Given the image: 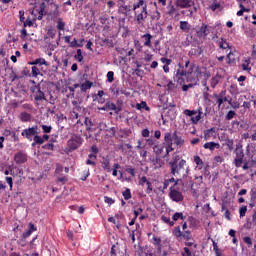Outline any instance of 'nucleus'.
Segmentation results:
<instances>
[{
	"instance_id": "62",
	"label": "nucleus",
	"mask_w": 256,
	"mask_h": 256,
	"mask_svg": "<svg viewBox=\"0 0 256 256\" xmlns=\"http://www.w3.org/2000/svg\"><path fill=\"white\" fill-rule=\"evenodd\" d=\"M150 132L149 129L145 128L142 130V137H149Z\"/></svg>"
},
{
	"instance_id": "28",
	"label": "nucleus",
	"mask_w": 256,
	"mask_h": 256,
	"mask_svg": "<svg viewBox=\"0 0 256 256\" xmlns=\"http://www.w3.org/2000/svg\"><path fill=\"white\" fill-rule=\"evenodd\" d=\"M215 135V128H210L204 132V139H211Z\"/></svg>"
},
{
	"instance_id": "55",
	"label": "nucleus",
	"mask_w": 256,
	"mask_h": 256,
	"mask_svg": "<svg viewBox=\"0 0 256 256\" xmlns=\"http://www.w3.org/2000/svg\"><path fill=\"white\" fill-rule=\"evenodd\" d=\"M5 181H6V183H8L10 189H13V178L7 176V177L5 178Z\"/></svg>"
},
{
	"instance_id": "30",
	"label": "nucleus",
	"mask_w": 256,
	"mask_h": 256,
	"mask_svg": "<svg viewBox=\"0 0 256 256\" xmlns=\"http://www.w3.org/2000/svg\"><path fill=\"white\" fill-rule=\"evenodd\" d=\"M57 30L65 31V22H63V18H58L57 20Z\"/></svg>"
},
{
	"instance_id": "63",
	"label": "nucleus",
	"mask_w": 256,
	"mask_h": 256,
	"mask_svg": "<svg viewBox=\"0 0 256 256\" xmlns=\"http://www.w3.org/2000/svg\"><path fill=\"white\" fill-rule=\"evenodd\" d=\"M115 248V245L111 247L110 256H117V250H115Z\"/></svg>"
},
{
	"instance_id": "22",
	"label": "nucleus",
	"mask_w": 256,
	"mask_h": 256,
	"mask_svg": "<svg viewBox=\"0 0 256 256\" xmlns=\"http://www.w3.org/2000/svg\"><path fill=\"white\" fill-rule=\"evenodd\" d=\"M207 24H202L198 32L200 37H207L209 35V30L207 29Z\"/></svg>"
},
{
	"instance_id": "12",
	"label": "nucleus",
	"mask_w": 256,
	"mask_h": 256,
	"mask_svg": "<svg viewBox=\"0 0 256 256\" xmlns=\"http://www.w3.org/2000/svg\"><path fill=\"white\" fill-rule=\"evenodd\" d=\"M14 161L17 165H21L27 162V154L24 152H17L14 155Z\"/></svg>"
},
{
	"instance_id": "47",
	"label": "nucleus",
	"mask_w": 256,
	"mask_h": 256,
	"mask_svg": "<svg viewBox=\"0 0 256 256\" xmlns=\"http://www.w3.org/2000/svg\"><path fill=\"white\" fill-rule=\"evenodd\" d=\"M243 241H244V243H246V245H247L248 247H251V245H253V241L251 240V237H249V236H245V237L243 238Z\"/></svg>"
},
{
	"instance_id": "37",
	"label": "nucleus",
	"mask_w": 256,
	"mask_h": 256,
	"mask_svg": "<svg viewBox=\"0 0 256 256\" xmlns=\"http://www.w3.org/2000/svg\"><path fill=\"white\" fill-rule=\"evenodd\" d=\"M134 47L138 53H141L143 51V45H141V42L139 40H134Z\"/></svg>"
},
{
	"instance_id": "29",
	"label": "nucleus",
	"mask_w": 256,
	"mask_h": 256,
	"mask_svg": "<svg viewBox=\"0 0 256 256\" xmlns=\"http://www.w3.org/2000/svg\"><path fill=\"white\" fill-rule=\"evenodd\" d=\"M251 64L250 59H246L244 63H242L241 67L243 71H247L248 73L251 71V67L249 66Z\"/></svg>"
},
{
	"instance_id": "45",
	"label": "nucleus",
	"mask_w": 256,
	"mask_h": 256,
	"mask_svg": "<svg viewBox=\"0 0 256 256\" xmlns=\"http://www.w3.org/2000/svg\"><path fill=\"white\" fill-rule=\"evenodd\" d=\"M235 115H236L235 111L230 110V111L227 113V115H226V120H227V121H231V119H233V117H235Z\"/></svg>"
},
{
	"instance_id": "41",
	"label": "nucleus",
	"mask_w": 256,
	"mask_h": 256,
	"mask_svg": "<svg viewBox=\"0 0 256 256\" xmlns=\"http://www.w3.org/2000/svg\"><path fill=\"white\" fill-rule=\"evenodd\" d=\"M184 115H186L187 117H192L193 115H197V110L186 109L184 110Z\"/></svg>"
},
{
	"instance_id": "32",
	"label": "nucleus",
	"mask_w": 256,
	"mask_h": 256,
	"mask_svg": "<svg viewBox=\"0 0 256 256\" xmlns=\"http://www.w3.org/2000/svg\"><path fill=\"white\" fill-rule=\"evenodd\" d=\"M151 163L155 167H161V157L160 156H156L155 158H152L151 159Z\"/></svg>"
},
{
	"instance_id": "24",
	"label": "nucleus",
	"mask_w": 256,
	"mask_h": 256,
	"mask_svg": "<svg viewBox=\"0 0 256 256\" xmlns=\"http://www.w3.org/2000/svg\"><path fill=\"white\" fill-rule=\"evenodd\" d=\"M194 163L196 164V168L198 171L203 169V160L199 156H194Z\"/></svg>"
},
{
	"instance_id": "61",
	"label": "nucleus",
	"mask_w": 256,
	"mask_h": 256,
	"mask_svg": "<svg viewBox=\"0 0 256 256\" xmlns=\"http://www.w3.org/2000/svg\"><path fill=\"white\" fill-rule=\"evenodd\" d=\"M147 189H146V193H151V191H153V185L151 184V182H147Z\"/></svg>"
},
{
	"instance_id": "14",
	"label": "nucleus",
	"mask_w": 256,
	"mask_h": 256,
	"mask_svg": "<svg viewBox=\"0 0 256 256\" xmlns=\"http://www.w3.org/2000/svg\"><path fill=\"white\" fill-rule=\"evenodd\" d=\"M186 81L189 84L183 85L182 91H189V89H193V87L197 86L199 83V80H197L196 78H193V79L186 78Z\"/></svg>"
},
{
	"instance_id": "19",
	"label": "nucleus",
	"mask_w": 256,
	"mask_h": 256,
	"mask_svg": "<svg viewBox=\"0 0 256 256\" xmlns=\"http://www.w3.org/2000/svg\"><path fill=\"white\" fill-rule=\"evenodd\" d=\"M144 7H147L145 0H139L137 3L133 4V11H139V9H143Z\"/></svg>"
},
{
	"instance_id": "59",
	"label": "nucleus",
	"mask_w": 256,
	"mask_h": 256,
	"mask_svg": "<svg viewBox=\"0 0 256 256\" xmlns=\"http://www.w3.org/2000/svg\"><path fill=\"white\" fill-rule=\"evenodd\" d=\"M70 47H82V45L77 43V39L74 38V40L70 42Z\"/></svg>"
},
{
	"instance_id": "64",
	"label": "nucleus",
	"mask_w": 256,
	"mask_h": 256,
	"mask_svg": "<svg viewBox=\"0 0 256 256\" xmlns=\"http://www.w3.org/2000/svg\"><path fill=\"white\" fill-rule=\"evenodd\" d=\"M153 59V54H145L144 60L149 62Z\"/></svg>"
},
{
	"instance_id": "36",
	"label": "nucleus",
	"mask_w": 256,
	"mask_h": 256,
	"mask_svg": "<svg viewBox=\"0 0 256 256\" xmlns=\"http://www.w3.org/2000/svg\"><path fill=\"white\" fill-rule=\"evenodd\" d=\"M75 59H76V61H78L79 63H81V62L83 61V52L81 51V49H78V50L76 51Z\"/></svg>"
},
{
	"instance_id": "4",
	"label": "nucleus",
	"mask_w": 256,
	"mask_h": 256,
	"mask_svg": "<svg viewBox=\"0 0 256 256\" xmlns=\"http://www.w3.org/2000/svg\"><path fill=\"white\" fill-rule=\"evenodd\" d=\"M21 135L22 137H25V139H28V141H33L34 137L36 135H39V127L33 126V127L26 128L22 130Z\"/></svg>"
},
{
	"instance_id": "48",
	"label": "nucleus",
	"mask_w": 256,
	"mask_h": 256,
	"mask_svg": "<svg viewBox=\"0 0 256 256\" xmlns=\"http://www.w3.org/2000/svg\"><path fill=\"white\" fill-rule=\"evenodd\" d=\"M40 71H39V68H37V66H33L32 67V76L33 77H37L38 75H40Z\"/></svg>"
},
{
	"instance_id": "49",
	"label": "nucleus",
	"mask_w": 256,
	"mask_h": 256,
	"mask_svg": "<svg viewBox=\"0 0 256 256\" xmlns=\"http://www.w3.org/2000/svg\"><path fill=\"white\" fill-rule=\"evenodd\" d=\"M127 11H129V6L124 5V6L119 7V13H122L123 15H125V13H127Z\"/></svg>"
},
{
	"instance_id": "54",
	"label": "nucleus",
	"mask_w": 256,
	"mask_h": 256,
	"mask_svg": "<svg viewBox=\"0 0 256 256\" xmlns=\"http://www.w3.org/2000/svg\"><path fill=\"white\" fill-rule=\"evenodd\" d=\"M239 213H240V217H245V215L247 214V206L241 207L239 210Z\"/></svg>"
},
{
	"instance_id": "2",
	"label": "nucleus",
	"mask_w": 256,
	"mask_h": 256,
	"mask_svg": "<svg viewBox=\"0 0 256 256\" xmlns=\"http://www.w3.org/2000/svg\"><path fill=\"white\" fill-rule=\"evenodd\" d=\"M185 69L181 68V64H179V69L176 70L174 75V81H177V83H185V79H196V81H199V77H201V68L199 66L195 64L190 65L189 60H187L185 62Z\"/></svg>"
},
{
	"instance_id": "26",
	"label": "nucleus",
	"mask_w": 256,
	"mask_h": 256,
	"mask_svg": "<svg viewBox=\"0 0 256 256\" xmlns=\"http://www.w3.org/2000/svg\"><path fill=\"white\" fill-rule=\"evenodd\" d=\"M33 139V143L32 145H43V143H45V140H43V137L39 136V135H35Z\"/></svg>"
},
{
	"instance_id": "20",
	"label": "nucleus",
	"mask_w": 256,
	"mask_h": 256,
	"mask_svg": "<svg viewBox=\"0 0 256 256\" xmlns=\"http://www.w3.org/2000/svg\"><path fill=\"white\" fill-rule=\"evenodd\" d=\"M19 119L22 121V123H29V121H31V114L22 112L19 116Z\"/></svg>"
},
{
	"instance_id": "58",
	"label": "nucleus",
	"mask_w": 256,
	"mask_h": 256,
	"mask_svg": "<svg viewBox=\"0 0 256 256\" xmlns=\"http://www.w3.org/2000/svg\"><path fill=\"white\" fill-rule=\"evenodd\" d=\"M145 183H146V185H147V183H149V181L147 180V177H145V176H142L141 178H140V181H139V185H145Z\"/></svg>"
},
{
	"instance_id": "7",
	"label": "nucleus",
	"mask_w": 256,
	"mask_h": 256,
	"mask_svg": "<svg viewBox=\"0 0 256 256\" xmlns=\"http://www.w3.org/2000/svg\"><path fill=\"white\" fill-rule=\"evenodd\" d=\"M173 235L178 239H185L186 241H191V231L186 230L184 232L181 231V227L177 226L174 228Z\"/></svg>"
},
{
	"instance_id": "39",
	"label": "nucleus",
	"mask_w": 256,
	"mask_h": 256,
	"mask_svg": "<svg viewBox=\"0 0 256 256\" xmlns=\"http://www.w3.org/2000/svg\"><path fill=\"white\" fill-rule=\"evenodd\" d=\"M45 63H47V61H45V59L39 58V59H36L33 62H31L30 65H45Z\"/></svg>"
},
{
	"instance_id": "40",
	"label": "nucleus",
	"mask_w": 256,
	"mask_h": 256,
	"mask_svg": "<svg viewBox=\"0 0 256 256\" xmlns=\"http://www.w3.org/2000/svg\"><path fill=\"white\" fill-rule=\"evenodd\" d=\"M42 148L45 151H53L55 149V145H53V143H48L42 146Z\"/></svg>"
},
{
	"instance_id": "50",
	"label": "nucleus",
	"mask_w": 256,
	"mask_h": 256,
	"mask_svg": "<svg viewBox=\"0 0 256 256\" xmlns=\"http://www.w3.org/2000/svg\"><path fill=\"white\" fill-rule=\"evenodd\" d=\"M42 130H43V133H51L53 127L51 126H48V125H42Z\"/></svg>"
},
{
	"instance_id": "8",
	"label": "nucleus",
	"mask_w": 256,
	"mask_h": 256,
	"mask_svg": "<svg viewBox=\"0 0 256 256\" xmlns=\"http://www.w3.org/2000/svg\"><path fill=\"white\" fill-rule=\"evenodd\" d=\"M169 197L175 203H181V201H183V199H184L183 193H181V191H179L173 187H170Z\"/></svg>"
},
{
	"instance_id": "9",
	"label": "nucleus",
	"mask_w": 256,
	"mask_h": 256,
	"mask_svg": "<svg viewBox=\"0 0 256 256\" xmlns=\"http://www.w3.org/2000/svg\"><path fill=\"white\" fill-rule=\"evenodd\" d=\"M236 158L234 159L235 167L239 168L243 165V159L245 157V153L243 152V148H236L235 150Z\"/></svg>"
},
{
	"instance_id": "53",
	"label": "nucleus",
	"mask_w": 256,
	"mask_h": 256,
	"mask_svg": "<svg viewBox=\"0 0 256 256\" xmlns=\"http://www.w3.org/2000/svg\"><path fill=\"white\" fill-rule=\"evenodd\" d=\"M182 256H192L191 249H189L188 247H184Z\"/></svg>"
},
{
	"instance_id": "42",
	"label": "nucleus",
	"mask_w": 256,
	"mask_h": 256,
	"mask_svg": "<svg viewBox=\"0 0 256 256\" xmlns=\"http://www.w3.org/2000/svg\"><path fill=\"white\" fill-rule=\"evenodd\" d=\"M126 173H129V175H131V177H135L137 175V173L135 172V168L132 167H127L125 169Z\"/></svg>"
},
{
	"instance_id": "11",
	"label": "nucleus",
	"mask_w": 256,
	"mask_h": 256,
	"mask_svg": "<svg viewBox=\"0 0 256 256\" xmlns=\"http://www.w3.org/2000/svg\"><path fill=\"white\" fill-rule=\"evenodd\" d=\"M167 151V146L163 145V144H156L155 146H153V152L155 153L156 157H167L165 156V153Z\"/></svg>"
},
{
	"instance_id": "17",
	"label": "nucleus",
	"mask_w": 256,
	"mask_h": 256,
	"mask_svg": "<svg viewBox=\"0 0 256 256\" xmlns=\"http://www.w3.org/2000/svg\"><path fill=\"white\" fill-rule=\"evenodd\" d=\"M204 149H209L210 151H215V149H219L221 145L216 142H207L203 145Z\"/></svg>"
},
{
	"instance_id": "16",
	"label": "nucleus",
	"mask_w": 256,
	"mask_h": 256,
	"mask_svg": "<svg viewBox=\"0 0 256 256\" xmlns=\"http://www.w3.org/2000/svg\"><path fill=\"white\" fill-rule=\"evenodd\" d=\"M37 231V227L33 223H29V229L22 234L23 239H27V237H31V234Z\"/></svg>"
},
{
	"instance_id": "25",
	"label": "nucleus",
	"mask_w": 256,
	"mask_h": 256,
	"mask_svg": "<svg viewBox=\"0 0 256 256\" xmlns=\"http://www.w3.org/2000/svg\"><path fill=\"white\" fill-rule=\"evenodd\" d=\"M116 95H125V97H131V92L127 91V89L121 87L116 89Z\"/></svg>"
},
{
	"instance_id": "10",
	"label": "nucleus",
	"mask_w": 256,
	"mask_h": 256,
	"mask_svg": "<svg viewBox=\"0 0 256 256\" xmlns=\"http://www.w3.org/2000/svg\"><path fill=\"white\" fill-rule=\"evenodd\" d=\"M98 111H114L115 113H119L121 108L117 107L115 103L108 101L104 106L98 107Z\"/></svg>"
},
{
	"instance_id": "18",
	"label": "nucleus",
	"mask_w": 256,
	"mask_h": 256,
	"mask_svg": "<svg viewBox=\"0 0 256 256\" xmlns=\"http://www.w3.org/2000/svg\"><path fill=\"white\" fill-rule=\"evenodd\" d=\"M216 97H217L218 107L223 105V103H229V105H231V100H229L227 97L222 98L223 93H221L220 95H216Z\"/></svg>"
},
{
	"instance_id": "51",
	"label": "nucleus",
	"mask_w": 256,
	"mask_h": 256,
	"mask_svg": "<svg viewBox=\"0 0 256 256\" xmlns=\"http://www.w3.org/2000/svg\"><path fill=\"white\" fill-rule=\"evenodd\" d=\"M104 203H107L108 205H113V203H115V200H113V198H111L109 196H105Z\"/></svg>"
},
{
	"instance_id": "44",
	"label": "nucleus",
	"mask_w": 256,
	"mask_h": 256,
	"mask_svg": "<svg viewBox=\"0 0 256 256\" xmlns=\"http://www.w3.org/2000/svg\"><path fill=\"white\" fill-rule=\"evenodd\" d=\"M161 219H162V221H163L164 223H169V225H170L171 227H173V225H175V222L171 221V219H170L169 217L162 216Z\"/></svg>"
},
{
	"instance_id": "23",
	"label": "nucleus",
	"mask_w": 256,
	"mask_h": 256,
	"mask_svg": "<svg viewBox=\"0 0 256 256\" xmlns=\"http://www.w3.org/2000/svg\"><path fill=\"white\" fill-rule=\"evenodd\" d=\"M45 93L41 91V88H38L35 94V101H45Z\"/></svg>"
},
{
	"instance_id": "33",
	"label": "nucleus",
	"mask_w": 256,
	"mask_h": 256,
	"mask_svg": "<svg viewBox=\"0 0 256 256\" xmlns=\"http://www.w3.org/2000/svg\"><path fill=\"white\" fill-rule=\"evenodd\" d=\"M172 219L173 221H179V219H182L183 221L185 220V216H183V213L181 212H176L175 214H173Z\"/></svg>"
},
{
	"instance_id": "27",
	"label": "nucleus",
	"mask_w": 256,
	"mask_h": 256,
	"mask_svg": "<svg viewBox=\"0 0 256 256\" xmlns=\"http://www.w3.org/2000/svg\"><path fill=\"white\" fill-rule=\"evenodd\" d=\"M102 167L104 171H107L108 173H111V163L109 162V159H104L102 162Z\"/></svg>"
},
{
	"instance_id": "35",
	"label": "nucleus",
	"mask_w": 256,
	"mask_h": 256,
	"mask_svg": "<svg viewBox=\"0 0 256 256\" xmlns=\"http://www.w3.org/2000/svg\"><path fill=\"white\" fill-rule=\"evenodd\" d=\"M219 48L220 49H229V43L225 41V39L221 38L219 42Z\"/></svg>"
},
{
	"instance_id": "56",
	"label": "nucleus",
	"mask_w": 256,
	"mask_h": 256,
	"mask_svg": "<svg viewBox=\"0 0 256 256\" xmlns=\"http://www.w3.org/2000/svg\"><path fill=\"white\" fill-rule=\"evenodd\" d=\"M161 63H163L164 65H171V59L169 58H165V57H162L160 59Z\"/></svg>"
},
{
	"instance_id": "57",
	"label": "nucleus",
	"mask_w": 256,
	"mask_h": 256,
	"mask_svg": "<svg viewBox=\"0 0 256 256\" xmlns=\"http://www.w3.org/2000/svg\"><path fill=\"white\" fill-rule=\"evenodd\" d=\"M154 245L157 247H161V238L159 237H153Z\"/></svg>"
},
{
	"instance_id": "46",
	"label": "nucleus",
	"mask_w": 256,
	"mask_h": 256,
	"mask_svg": "<svg viewBox=\"0 0 256 256\" xmlns=\"http://www.w3.org/2000/svg\"><path fill=\"white\" fill-rule=\"evenodd\" d=\"M191 121H192V123L194 124V125H197L198 123H199V121H201V117H200V115H196V116H192L191 117Z\"/></svg>"
},
{
	"instance_id": "52",
	"label": "nucleus",
	"mask_w": 256,
	"mask_h": 256,
	"mask_svg": "<svg viewBox=\"0 0 256 256\" xmlns=\"http://www.w3.org/2000/svg\"><path fill=\"white\" fill-rule=\"evenodd\" d=\"M218 84H219V80L216 77H213L210 82L211 87L215 89V87H217Z\"/></svg>"
},
{
	"instance_id": "5",
	"label": "nucleus",
	"mask_w": 256,
	"mask_h": 256,
	"mask_svg": "<svg viewBox=\"0 0 256 256\" xmlns=\"http://www.w3.org/2000/svg\"><path fill=\"white\" fill-rule=\"evenodd\" d=\"M83 145V138L79 135H73L71 139L68 140V148L70 151H75V149H79V146Z\"/></svg>"
},
{
	"instance_id": "15",
	"label": "nucleus",
	"mask_w": 256,
	"mask_h": 256,
	"mask_svg": "<svg viewBox=\"0 0 256 256\" xmlns=\"http://www.w3.org/2000/svg\"><path fill=\"white\" fill-rule=\"evenodd\" d=\"M142 39H144V47H148L149 49L153 48V44L151 43V39H153V35L150 33H146L142 35Z\"/></svg>"
},
{
	"instance_id": "34",
	"label": "nucleus",
	"mask_w": 256,
	"mask_h": 256,
	"mask_svg": "<svg viewBox=\"0 0 256 256\" xmlns=\"http://www.w3.org/2000/svg\"><path fill=\"white\" fill-rule=\"evenodd\" d=\"M122 195H123L125 201H129V199H131V189L126 188V191H123Z\"/></svg>"
},
{
	"instance_id": "6",
	"label": "nucleus",
	"mask_w": 256,
	"mask_h": 256,
	"mask_svg": "<svg viewBox=\"0 0 256 256\" xmlns=\"http://www.w3.org/2000/svg\"><path fill=\"white\" fill-rule=\"evenodd\" d=\"M136 21L138 25H143L145 23V19L148 17L149 13L147 12V6H144L140 10L134 12Z\"/></svg>"
},
{
	"instance_id": "21",
	"label": "nucleus",
	"mask_w": 256,
	"mask_h": 256,
	"mask_svg": "<svg viewBox=\"0 0 256 256\" xmlns=\"http://www.w3.org/2000/svg\"><path fill=\"white\" fill-rule=\"evenodd\" d=\"M91 87H93V82L86 80L84 83H82L80 85V89L81 91L85 92V91H89V89H91Z\"/></svg>"
},
{
	"instance_id": "1",
	"label": "nucleus",
	"mask_w": 256,
	"mask_h": 256,
	"mask_svg": "<svg viewBox=\"0 0 256 256\" xmlns=\"http://www.w3.org/2000/svg\"><path fill=\"white\" fill-rule=\"evenodd\" d=\"M170 173L175 177L174 187H177L179 183H183V179H187L189 177V173L191 172V168L187 161L179 158V156H175L170 162Z\"/></svg>"
},
{
	"instance_id": "31",
	"label": "nucleus",
	"mask_w": 256,
	"mask_h": 256,
	"mask_svg": "<svg viewBox=\"0 0 256 256\" xmlns=\"http://www.w3.org/2000/svg\"><path fill=\"white\" fill-rule=\"evenodd\" d=\"M136 109L141 110V109H145V111H149V106H147V102L142 101L140 104H136Z\"/></svg>"
},
{
	"instance_id": "3",
	"label": "nucleus",
	"mask_w": 256,
	"mask_h": 256,
	"mask_svg": "<svg viewBox=\"0 0 256 256\" xmlns=\"http://www.w3.org/2000/svg\"><path fill=\"white\" fill-rule=\"evenodd\" d=\"M164 141L166 145L165 157H167L171 151L175 150V148H173V142L177 147H183V145H185V140L177 134V131H174L173 134L169 132L165 133Z\"/></svg>"
},
{
	"instance_id": "13",
	"label": "nucleus",
	"mask_w": 256,
	"mask_h": 256,
	"mask_svg": "<svg viewBox=\"0 0 256 256\" xmlns=\"http://www.w3.org/2000/svg\"><path fill=\"white\" fill-rule=\"evenodd\" d=\"M176 5L180 7V9H188V7H193L195 5V1L193 0H176Z\"/></svg>"
},
{
	"instance_id": "43",
	"label": "nucleus",
	"mask_w": 256,
	"mask_h": 256,
	"mask_svg": "<svg viewBox=\"0 0 256 256\" xmlns=\"http://www.w3.org/2000/svg\"><path fill=\"white\" fill-rule=\"evenodd\" d=\"M114 76H115V73H113V71H109L107 73V81H108V83H113Z\"/></svg>"
},
{
	"instance_id": "38",
	"label": "nucleus",
	"mask_w": 256,
	"mask_h": 256,
	"mask_svg": "<svg viewBox=\"0 0 256 256\" xmlns=\"http://www.w3.org/2000/svg\"><path fill=\"white\" fill-rule=\"evenodd\" d=\"M180 29L182 31H189V29H190L189 23L187 21H181L180 22Z\"/></svg>"
},
{
	"instance_id": "60",
	"label": "nucleus",
	"mask_w": 256,
	"mask_h": 256,
	"mask_svg": "<svg viewBox=\"0 0 256 256\" xmlns=\"http://www.w3.org/2000/svg\"><path fill=\"white\" fill-rule=\"evenodd\" d=\"M138 145L136 146V149H145V144H143V140H138Z\"/></svg>"
}]
</instances>
